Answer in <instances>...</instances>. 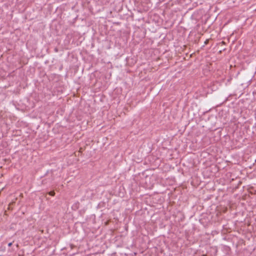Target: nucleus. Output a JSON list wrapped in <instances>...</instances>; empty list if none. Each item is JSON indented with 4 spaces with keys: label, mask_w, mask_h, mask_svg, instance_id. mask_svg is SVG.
Segmentation results:
<instances>
[{
    "label": "nucleus",
    "mask_w": 256,
    "mask_h": 256,
    "mask_svg": "<svg viewBox=\"0 0 256 256\" xmlns=\"http://www.w3.org/2000/svg\"><path fill=\"white\" fill-rule=\"evenodd\" d=\"M202 256H206V255L203 254Z\"/></svg>",
    "instance_id": "3"
},
{
    "label": "nucleus",
    "mask_w": 256,
    "mask_h": 256,
    "mask_svg": "<svg viewBox=\"0 0 256 256\" xmlns=\"http://www.w3.org/2000/svg\"><path fill=\"white\" fill-rule=\"evenodd\" d=\"M12 245V242H10V243L8 244V246H11Z\"/></svg>",
    "instance_id": "2"
},
{
    "label": "nucleus",
    "mask_w": 256,
    "mask_h": 256,
    "mask_svg": "<svg viewBox=\"0 0 256 256\" xmlns=\"http://www.w3.org/2000/svg\"><path fill=\"white\" fill-rule=\"evenodd\" d=\"M48 194L51 196H54L55 194V192L54 191H50V192H49Z\"/></svg>",
    "instance_id": "1"
}]
</instances>
